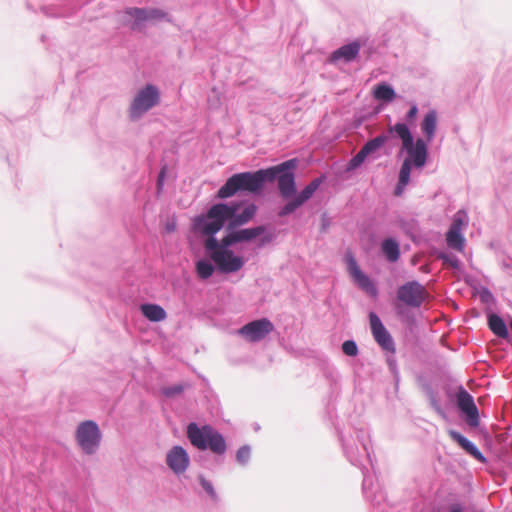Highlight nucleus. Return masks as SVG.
<instances>
[{
	"label": "nucleus",
	"instance_id": "obj_1",
	"mask_svg": "<svg viewBox=\"0 0 512 512\" xmlns=\"http://www.w3.org/2000/svg\"><path fill=\"white\" fill-rule=\"evenodd\" d=\"M231 201L219 202L210 206L206 213L192 219V230L205 237L203 248L205 255L215 264L219 273L231 274L242 269L244 259L236 255L232 246L250 242L266 232L264 225L238 229L247 224L256 215L254 203Z\"/></svg>",
	"mask_w": 512,
	"mask_h": 512
},
{
	"label": "nucleus",
	"instance_id": "obj_2",
	"mask_svg": "<svg viewBox=\"0 0 512 512\" xmlns=\"http://www.w3.org/2000/svg\"><path fill=\"white\" fill-rule=\"evenodd\" d=\"M296 159H289L278 165L253 172L235 173L217 191L216 198L227 199L239 192L259 194L266 182L277 180L283 199H290L297 192L295 182Z\"/></svg>",
	"mask_w": 512,
	"mask_h": 512
},
{
	"label": "nucleus",
	"instance_id": "obj_3",
	"mask_svg": "<svg viewBox=\"0 0 512 512\" xmlns=\"http://www.w3.org/2000/svg\"><path fill=\"white\" fill-rule=\"evenodd\" d=\"M388 132L401 140L402 150L407 156L400 169L411 174L413 167L423 168L428 158V144L424 138L418 137L414 140L409 126L403 122H397L388 127Z\"/></svg>",
	"mask_w": 512,
	"mask_h": 512
},
{
	"label": "nucleus",
	"instance_id": "obj_4",
	"mask_svg": "<svg viewBox=\"0 0 512 512\" xmlns=\"http://www.w3.org/2000/svg\"><path fill=\"white\" fill-rule=\"evenodd\" d=\"M342 449L347 460L354 466L364 468V462H371L369 452L370 434L369 431L360 428L355 429L348 435L340 433L339 435Z\"/></svg>",
	"mask_w": 512,
	"mask_h": 512
},
{
	"label": "nucleus",
	"instance_id": "obj_5",
	"mask_svg": "<svg viewBox=\"0 0 512 512\" xmlns=\"http://www.w3.org/2000/svg\"><path fill=\"white\" fill-rule=\"evenodd\" d=\"M186 433L190 443L198 450H210L216 455H223L227 450L223 435L210 425L200 427L197 423L191 422Z\"/></svg>",
	"mask_w": 512,
	"mask_h": 512
},
{
	"label": "nucleus",
	"instance_id": "obj_6",
	"mask_svg": "<svg viewBox=\"0 0 512 512\" xmlns=\"http://www.w3.org/2000/svg\"><path fill=\"white\" fill-rule=\"evenodd\" d=\"M75 439L83 453L92 455L99 449L102 433L96 422L86 420L77 426Z\"/></svg>",
	"mask_w": 512,
	"mask_h": 512
},
{
	"label": "nucleus",
	"instance_id": "obj_7",
	"mask_svg": "<svg viewBox=\"0 0 512 512\" xmlns=\"http://www.w3.org/2000/svg\"><path fill=\"white\" fill-rule=\"evenodd\" d=\"M159 101L160 93L158 88L153 84H147L137 93L130 105V118H139L143 113L156 106Z\"/></svg>",
	"mask_w": 512,
	"mask_h": 512
},
{
	"label": "nucleus",
	"instance_id": "obj_8",
	"mask_svg": "<svg viewBox=\"0 0 512 512\" xmlns=\"http://www.w3.org/2000/svg\"><path fill=\"white\" fill-rule=\"evenodd\" d=\"M130 20L133 19L131 29L141 30L160 21H170L168 13L157 8H130Z\"/></svg>",
	"mask_w": 512,
	"mask_h": 512
},
{
	"label": "nucleus",
	"instance_id": "obj_9",
	"mask_svg": "<svg viewBox=\"0 0 512 512\" xmlns=\"http://www.w3.org/2000/svg\"><path fill=\"white\" fill-rule=\"evenodd\" d=\"M345 260L348 273L352 277L355 284L370 297L376 298L378 296V289L376 284L367 274H365L360 269L355 257L351 252L346 254Z\"/></svg>",
	"mask_w": 512,
	"mask_h": 512
},
{
	"label": "nucleus",
	"instance_id": "obj_10",
	"mask_svg": "<svg viewBox=\"0 0 512 512\" xmlns=\"http://www.w3.org/2000/svg\"><path fill=\"white\" fill-rule=\"evenodd\" d=\"M426 294L425 287L416 280L408 281L397 289V299L411 308H420Z\"/></svg>",
	"mask_w": 512,
	"mask_h": 512
},
{
	"label": "nucleus",
	"instance_id": "obj_11",
	"mask_svg": "<svg viewBox=\"0 0 512 512\" xmlns=\"http://www.w3.org/2000/svg\"><path fill=\"white\" fill-rule=\"evenodd\" d=\"M274 330V324L268 318H260L243 325L238 334L250 343L264 340Z\"/></svg>",
	"mask_w": 512,
	"mask_h": 512
},
{
	"label": "nucleus",
	"instance_id": "obj_12",
	"mask_svg": "<svg viewBox=\"0 0 512 512\" xmlns=\"http://www.w3.org/2000/svg\"><path fill=\"white\" fill-rule=\"evenodd\" d=\"M389 135V132L381 133L378 136L368 140L358 151V153L350 159L348 163V169L352 170L358 168L368 157L376 158L374 155L389 140Z\"/></svg>",
	"mask_w": 512,
	"mask_h": 512
},
{
	"label": "nucleus",
	"instance_id": "obj_13",
	"mask_svg": "<svg viewBox=\"0 0 512 512\" xmlns=\"http://www.w3.org/2000/svg\"><path fill=\"white\" fill-rule=\"evenodd\" d=\"M457 407L464 415L466 422L471 427L479 425V411L472 395L460 386L456 395Z\"/></svg>",
	"mask_w": 512,
	"mask_h": 512
},
{
	"label": "nucleus",
	"instance_id": "obj_14",
	"mask_svg": "<svg viewBox=\"0 0 512 512\" xmlns=\"http://www.w3.org/2000/svg\"><path fill=\"white\" fill-rule=\"evenodd\" d=\"M369 321L372 335L377 342V344L385 351L395 353V343L388 332V330L383 325L379 316L374 313H369Z\"/></svg>",
	"mask_w": 512,
	"mask_h": 512
},
{
	"label": "nucleus",
	"instance_id": "obj_15",
	"mask_svg": "<svg viewBox=\"0 0 512 512\" xmlns=\"http://www.w3.org/2000/svg\"><path fill=\"white\" fill-rule=\"evenodd\" d=\"M165 462L175 475L180 476L187 471L190 465V457L184 447L174 445L167 451Z\"/></svg>",
	"mask_w": 512,
	"mask_h": 512
},
{
	"label": "nucleus",
	"instance_id": "obj_16",
	"mask_svg": "<svg viewBox=\"0 0 512 512\" xmlns=\"http://www.w3.org/2000/svg\"><path fill=\"white\" fill-rule=\"evenodd\" d=\"M361 44L354 40L334 50L328 57V63L337 65L339 62L350 63L354 61L360 52Z\"/></svg>",
	"mask_w": 512,
	"mask_h": 512
},
{
	"label": "nucleus",
	"instance_id": "obj_17",
	"mask_svg": "<svg viewBox=\"0 0 512 512\" xmlns=\"http://www.w3.org/2000/svg\"><path fill=\"white\" fill-rule=\"evenodd\" d=\"M448 434L452 440L457 442L459 446L473 458L481 463H486L487 458L483 455V453L479 450V448L468 438L463 436L460 432L456 430H449Z\"/></svg>",
	"mask_w": 512,
	"mask_h": 512
},
{
	"label": "nucleus",
	"instance_id": "obj_18",
	"mask_svg": "<svg viewBox=\"0 0 512 512\" xmlns=\"http://www.w3.org/2000/svg\"><path fill=\"white\" fill-rule=\"evenodd\" d=\"M380 249L385 259L390 263H395L400 258V245L399 242L392 238H385L380 245Z\"/></svg>",
	"mask_w": 512,
	"mask_h": 512
},
{
	"label": "nucleus",
	"instance_id": "obj_19",
	"mask_svg": "<svg viewBox=\"0 0 512 512\" xmlns=\"http://www.w3.org/2000/svg\"><path fill=\"white\" fill-rule=\"evenodd\" d=\"M436 128H437V113L435 110H430L425 114V116L421 122V131L424 134V136H425L424 140L427 143H430L433 140V138L435 136Z\"/></svg>",
	"mask_w": 512,
	"mask_h": 512
},
{
	"label": "nucleus",
	"instance_id": "obj_20",
	"mask_svg": "<svg viewBox=\"0 0 512 512\" xmlns=\"http://www.w3.org/2000/svg\"><path fill=\"white\" fill-rule=\"evenodd\" d=\"M141 313L151 322H160L167 318V313L158 304L144 303L140 306Z\"/></svg>",
	"mask_w": 512,
	"mask_h": 512
},
{
	"label": "nucleus",
	"instance_id": "obj_21",
	"mask_svg": "<svg viewBox=\"0 0 512 512\" xmlns=\"http://www.w3.org/2000/svg\"><path fill=\"white\" fill-rule=\"evenodd\" d=\"M325 179V175H321L313 179L298 194L295 193L293 196H295L302 205L305 204L310 198H312L316 190L325 181Z\"/></svg>",
	"mask_w": 512,
	"mask_h": 512
},
{
	"label": "nucleus",
	"instance_id": "obj_22",
	"mask_svg": "<svg viewBox=\"0 0 512 512\" xmlns=\"http://www.w3.org/2000/svg\"><path fill=\"white\" fill-rule=\"evenodd\" d=\"M373 96L379 101L389 103L396 98V92L390 84L381 82L374 87Z\"/></svg>",
	"mask_w": 512,
	"mask_h": 512
},
{
	"label": "nucleus",
	"instance_id": "obj_23",
	"mask_svg": "<svg viewBox=\"0 0 512 512\" xmlns=\"http://www.w3.org/2000/svg\"><path fill=\"white\" fill-rule=\"evenodd\" d=\"M207 259H200L195 264V271L199 278L206 280L210 278L215 270L218 271L216 264L208 257Z\"/></svg>",
	"mask_w": 512,
	"mask_h": 512
},
{
	"label": "nucleus",
	"instance_id": "obj_24",
	"mask_svg": "<svg viewBox=\"0 0 512 512\" xmlns=\"http://www.w3.org/2000/svg\"><path fill=\"white\" fill-rule=\"evenodd\" d=\"M488 326L496 336L501 338H506L508 336L507 326L499 315L490 314L488 316Z\"/></svg>",
	"mask_w": 512,
	"mask_h": 512
},
{
	"label": "nucleus",
	"instance_id": "obj_25",
	"mask_svg": "<svg viewBox=\"0 0 512 512\" xmlns=\"http://www.w3.org/2000/svg\"><path fill=\"white\" fill-rule=\"evenodd\" d=\"M446 241L449 247L457 250H462L465 239L461 231L449 229L446 234Z\"/></svg>",
	"mask_w": 512,
	"mask_h": 512
},
{
	"label": "nucleus",
	"instance_id": "obj_26",
	"mask_svg": "<svg viewBox=\"0 0 512 512\" xmlns=\"http://www.w3.org/2000/svg\"><path fill=\"white\" fill-rule=\"evenodd\" d=\"M198 480L203 490L209 495L210 499L213 502H218L219 496L216 490L214 489L212 482L207 480L203 475H199Z\"/></svg>",
	"mask_w": 512,
	"mask_h": 512
},
{
	"label": "nucleus",
	"instance_id": "obj_27",
	"mask_svg": "<svg viewBox=\"0 0 512 512\" xmlns=\"http://www.w3.org/2000/svg\"><path fill=\"white\" fill-rule=\"evenodd\" d=\"M410 176H411V174L409 172H406V169L405 170L400 169L399 176H398V183L394 190V194L396 196H400L403 193V190L410 182Z\"/></svg>",
	"mask_w": 512,
	"mask_h": 512
},
{
	"label": "nucleus",
	"instance_id": "obj_28",
	"mask_svg": "<svg viewBox=\"0 0 512 512\" xmlns=\"http://www.w3.org/2000/svg\"><path fill=\"white\" fill-rule=\"evenodd\" d=\"M294 198L290 201H288L283 207H281L278 211L279 217H285L287 215L292 214L295 212L299 207L302 206V204L298 201V199L293 196Z\"/></svg>",
	"mask_w": 512,
	"mask_h": 512
},
{
	"label": "nucleus",
	"instance_id": "obj_29",
	"mask_svg": "<svg viewBox=\"0 0 512 512\" xmlns=\"http://www.w3.org/2000/svg\"><path fill=\"white\" fill-rule=\"evenodd\" d=\"M251 458V447L249 445L241 446L236 452V460L242 465L246 466Z\"/></svg>",
	"mask_w": 512,
	"mask_h": 512
},
{
	"label": "nucleus",
	"instance_id": "obj_30",
	"mask_svg": "<svg viewBox=\"0 0 512 512\" xmlns=\"http://www.w3.org/2000/svg\"><path fill=\"white\" fill-rule=\"evenodd\" d=\"M184 385L183 384H174L171 386L163 387L161 389L162 395H164L166 398H174L184 391Z\"/></svg>",
	"mask_w": 512,
	"mask_h": 512
},
{
	"label": "nucleus",
	"instance_id": "obj_31",
	"mask_svg": "<svg viewBox=\"0 0 512 512\" xmlns=\"http://www.w3.org/2000/svg\"><path fill=\"white\" fill-rule=\"evenodd\" d=\"M341 349L349 357H356L359 353L357 343L354 340H345L341 345Z\"/></svg>",
	"mask_w": 512,
	"mask_h": 512
},
{
	"label": "nucleus",
	"instance_id": "obj_32",
	"mask_svg": "<svg viewBox=\"0 0 512 512\" xmlns=\"http://www.w3.org/2000/svg\"><path fill=\"white\" fill-rule=\"evenodd\" d=\"M439 259H441L444 264H447L454 269H459L460 267L459 258L452 253H442L439 255Z\"/></svg>",
	"mask_w": 512,
	"mask_h": 512
},
{
	"label": "nucleus",
	"instance_id": "obj_33",
	"mask_svg": "<svg viewBox=\"0 0 512 512\" xmlns=\"http://www.w3.org/2000/svg\"><path fill=\"white\" fill-rule=\"evenodd\" d=\"M362 470L363 474V483H362V489L363 493L366 498H369L372 495L371 486H372V479L367 475V468L364 465V468H360Z\"/></svg>",
	"mask_w": 512,
	"mask_h": 512
},
{
	"label": "nucleus",
	"instance_id": "obj_34",
	"mask_svg": "<svg viewBox=\"0 0 512 512\" xmlns=\"http://www.w3.org/2000/svg\"><path fill=\"white\" fill-rule=\"evenodd\" d=\"M465 217H466V215H465V213L463 211H458L454 215L453 220H452V224H451L449 229L461 231L462 226L464 224Z\"/></svg>",
	"mask_w": 512,
	"mask_h": 512
},
{
	"label": "nucleus",
	"instance_id": "obj_35",
	"mask_svg": "<svg viewBox=\"0 0 512 512\" xmlns=\"http://www.w3.org/2000/svg\"><path fill=\"white\" fill-rule=\"evenodd\" d=\"M208 104L213 109H217L220 106V94L216 88L211 89V93L208 96Z\"/></svg>",
	"mask_w": 512,
	"mask_h": 512
},
{
	"label": "nucleus",
	"instance_id": "obj_36",
	"mask_svg": "<svg viewBox=\"0 0 512 512\" xmlns=\"http://www.w3.org/2000/svg\"><path fill=\"white\" fill-rule=\"evenodd\" d=\"M417 113H418V107L416 104H413L411 105L410 109L408 110V112L406 113L405 115V123L408 125V124H412L417 116Z\"/></svg>",
	"mask_w": 512,
	"mask_h": 512
},
{
	"label": "nucleus",
	"instance_id": "obj_37",
	"mask_svg": "<svg viewBox=\"0 0 512 512\" xmlns=\"http://www.w3.org/2000/svg\"><path fill=\"white\" fill-rule=\"evenodd\" d=\"M430 404L433 407V409L440 415H444V411L442 409V406L440 402L438 401L436 395L433 392H430Z\"/></svg>",
	"mask_w": 512,
	"mask_h": 512
},
{
	"label": "nucleus",
	"instance_id": "obj_38",
	"mask_svg": "<svg viewBox=\"0 0 512 512\" xmlns=\"http://www.w3.org/2000/svg\"><path fill=\"white\" fill-rule=\"evenodd\" d=\"M262 235L263 236L260 239L259 247H263L266 244L272 242L276 237L274 232H269V233L264 232Z\"/></svg>",
	"mask_w": 512,
	"mask_h": 512
},
{
	"label": "nucleus",
	"instance_id": "obj_39",
	"mask_svg": "<svg viewBox=\"0 0 512 512\" xmlns=\"http://www.w3.org/2000/svg\"><path fill=\"white\" fill-rule=\"evenodd\" d=\"M480 297H481V300H482L483 302H488V301H489V299H491V298H492V293H491L487 288H485V289H483V291L481 292Z\"/></svg>",
	"mask_w": 512,
	"mask_h": 512
},
{
	"label": "nucleus",
	"instance_id": "obj_40",
	"mask_svg": "<svg viewBox=\"0 0 512 512\" xmlns=\"http://www.w3.org/2000/svg\"><path fill=\"white\" fill-rule=\"evenodd\" d=\"M164 176H165V169L163 168V169H161V171L158 175V179H157L158 189H161L163 186Z\"/></svg>",
	"mask_w": 512,
	"mask_h": 512
},
{
	"label": "nucleus",
	"instance_id": "obj_41",
	"mask_svg": "<svg viewBox=\"0 0 512 512\" xmlns=\"http://www.w3.org/2000/svg\"><path fill=\"white\" fill-rule=\"evenodd\" d=\"M502 267L504 269H511L512 270V259L503 260L502 261Z\"/></svg>",
	"mask_w": 512,
	"mask_h": 512
},
{
	"label": "nucleus",
	"instance_id": "obj_42",
	"mask_svg": "<svg viewBox=\"0 0 512 512\" xmlns=\"http://www.w3.org/2000/svg\"><path fill=\"white\" fill-rule=\"evenodd\" d=\"M450 512H463V509L460 505L455 504L450 507Z\"/></svg>",
	"mask_w": 512,
	"mask_h": 512
},
{
	"label": "nucleus",
	"instance_id": "obj_43",
	"mask_svg": "<svg viewBox=\"0 0 512 512\" xmlns=\"http://www.w3.org/2000/svg\"><path fill=\"white\" fill-rule=\"evenodd\" d=\"M400 227L406 232L409 230L408 222L406 220H400Z\"/></svg>",
	"mask_w": 512,
	"mask_h": 512
},
{
	"label": "nucleus",
	"instance_id": "obj_44",
	"mask_svg": "<svg viewBox=\"0 0 512 512\" xmlns=\"http://www.w3.org/2000/svg\"><path fill=\"white\" fill-rule=\"evenodd\" d=\"M165 229L167 232H173L175 230V223H167Z\"/></svg>",
	"mask_w": 512,
	"mask_h": 512
},
{
	"label": "nucleus",
	"instance_id": "obj_45",
	"mask_svg": "<svg viewBox=\"0 0 512 512\" xmlns=\"http://www.w3.org/2000/svg\"><path fill=\"white\" fill-rule=\"evenodd\" d=\"M388 364L391 370H394L396 368V361L394 359H388Z\"/></svg>",
	"mask_w": 512,
	"mask_h": 512
}]
</instances>
